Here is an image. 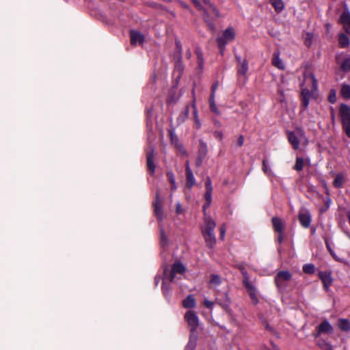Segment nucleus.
Returning a JSON list of instances; mask_svg holds the SVG:
<instances>
[{
	"instance_id": "nucleus-1",
	"label": "nucleus",
	"mask_w": 350,
	"mask_h": 350,
	"mask_svg": "<svg viewBox=\"0 0 350 350\" xmlns=\"http://www.w3.org/2000/svg\"><path fill=\"white\" fill-rule=\"evenodd\" d=\"M196 8L203 12L204 21L207 23L209 29L215 31V26L213 23V18L219 17V13L217 9L211 3L210 0H202L205 5L204 8L199 0H191Z\"/></svg>"
},
{
	"instance_id": "nucleus-2",
	"label": "nucleus",
	"mask_w": 350,
	"mask_h": 350,
	"mask_svg": "<svg viewBox=\"0 0 350 350\" xmlns=\"http://www.w3.org/2000/svg\"><path fill=\"white\" fill-rule=\"evenodd\" d=\"M185 271V267L180 262H176L173 265L170 271H168L167 269L164 270L163 279V291L164 293L168 290V287L165 285V281L167 280L169 282H172L176 273H183Z\"/></svg>"
},
{
	"instance_id": "nucleus-3",
	"label": "nucleus",
	"mask_w": 350,
	"mask_h": 350,
	"mask_svg": "<svg viewBox=\"0 0 350 350\" xmlns=\"http://www.w3.org/2000/svg\"><path fill=\"white\" fill-rule=\"evenodd\" d=\"M287 134L288 142L294 149H298L300 144L304 145L308 144V139L304 133L300 129L297 130L296 132L289 131Z\"/></svg>"
},
{
	"instance_id": "nucleus-4",
	"label": "nucleus",
	"mask_w": 350,
	"mask_h": 350,
	"mask_svg": "<svg viewBox=\"0 0 350 350\" xmlns=\"http://www.w3.org/2000/svg\"><path fill=\"white\" fill-rule=\"evenodd\" d=\"M235 38V32L232 27L227 28L223 33L222 36L218 37L217 39L218 46L220 49V53H224L226 44L232 41Z\"/></svg>"
},
{
	"instance_id": "nucleus-5",
	"label": "nucleus",
	"mask_w": 350,
	"mask_h": 350,
	"mask_svg": "<svg viewBox=\"0 0 350 350\" xmlns=\"http://www.w3.org/2000/svg\"><path fill=\"white\" fill-rule=\"evenodd\" d=\"M292 275L288 271H279L275 278V283L279 289H283L286 287L288 282L291 280Z\"/></svg>"
},
{
	"instance_id": "nucleus-6",
	"label": "nucleus",
	"mask_w": 350,
	"mask_h": 350,
	"mask_svg": "<svg viewBox=\"0 0 350 350\" xmlns=\"http://www.w3.org/2000/svg\"><path fill=\"white\" fill-rule=\"evenodd\" d=\"M298 217L299 222L303 227L307 228L310 226L312 217L310 212L307 209H301L299 213Z\"/></svg>"
},
{
	"instance_id": "nucleus-7",
	"label": "nucleus",
	"mask_w": 350,
	"mask_h": 350,
	"mask_svg": "<svg viewBox=\"0 0 350 350\" xmlns=\"http://www.w3.org/2000/svg\"><path fill=\"white\" fill-rule=\"evenodd\" d=\"M204 226L202 229V232H214L216 226L215 221L207 213L204 216Z\"/></svg>"
},
{
	"instance_id": "nucleus-8",
	"label": "nucleus",
	"mask_w": 350,
	"mask_h": 350,
	"mask_svg": "<svg viewBox=\"0 0 350 350\" xmlns=\"http://www.w3.org/2000/svg\"><path fill=\"white\" fill-rule=\"evenodd\" d=\"M185 319L192 329H195L199 324V319L196 314L191 310L186 312Z\"/></svg>"
},
{
	"instance_id": "nucleus-9",
	"label": "nucleus",
	"mask_w": 350,
	"mask_h": 350,
	"mask_svg": "<svg viewBox=\"0 0 350 350\" xmlns=\"http://www.w3.org/2000/svg\"><path fill=\"white\" fill-rule=\"evenodd\" d=\"M339 111L343 126L350 124V107L347 105L342 104Z\"/></svg>"
},
{
	"instance_id": "nucleus-10",
	"label": "nucleus",
	"mask_w": 350,
	"mask_h": 350,
	"mask_svg": "<svg viewBox=\"0 0 350 350\" xmlns=\"http://www.w3.org/2000/svg\"><path fill=\"white\" fill-rule=\"evenodd\" d=\"M336 61L340 64L342 70L349 72L350 70V57L348 55H338L336 56Z\"/></svg>"
},
{
	"instance_id": "nucleus-11",
	"label": "nucleus",
	"mask_w": 350,
	"mask_h": 350,
	"mask_svg": "<svg viewBox=\"0 0 350 350\" xmlns=\"http://www.w3.org/2000/svg\"><path fill=\"white\" fill-rule=\"evenodd\" d=\"M217 86H218L217 82L215 83L213 85L212 88H211V94L210 96L209 102H210V108H211V111L216 114H219V111L217 109L215 102V92H216Z\"/></svg>"
},
{
	"instance_id": "nucleus-12",
	"label": "nucleus",
	"mask_w": 350,
	"mask_h": 350,
	"mask_svg": "<svg viewBox=\"0 0 350 350\" xmlns=\"http://www.w3.org/2000/svg\"><path fill=\"white\" fill-rule=\"evenodd\" d=\"M206 245L210 249H213L216 244V237L214 232H202Z\"/></svg>"
},
{
	"instance_id": "nucleus-13",
	"label": "nucleus",
	"mask_w": 350,
	"mask_h": 350,
	"mask_svg": "<svg viewBox=\"0 0 350 350\" xmlns=\"http://www.w3.org/2000/svg\"><path fill=\"white\" fill-rule=\"evenodd\" d=\"M130 36L131 44H141L144 41V36L139 31L131 30L130 31Z\"/></svg>"
},
{
	"instance_id": "nucleus-14",
	"label": "nucleus",
	"mask_w": 350,
	"mask_h": 350,
	"mask_svg": "<svg viewBox=\"0 0 350 350\" xmlns=\"http://www.w3.org/2000/svg\"><path fill=\"white\" fill-rule=\"evenodd\" d=\"M216 303L219 305L222 308L228 310L230 304V299L227 293H224L221 297H217L215 299Z\"/></svg>"
},
{
	"instance_id": "nucleus-15",
	"label": "nucleus",
	"mask_w": 350,
	"mask_h": 350,
	"mask_svg": "<svg viewBox=\"0 0 350 350\" xmlns=\"http://www.w3.org/2000/svg\"><path fill=\"white\" fill-rule=\"evenodd\" d=\"M310 165V160L309 159L297 157L293 169L297 172H300L303 170L304 165Z\"/></svg>"
},
{
	"instance_id": "nucleus-16",
	"label": "nucleus",
	"mask_w": 350,
	"mask_h": 350,
	"mask_svg": "<svg viewBox=\"0 0 350 350\" xmlns=\"http://www.w3.org/2000/svg\"><path fill=\"white\" fill-rule=\"evenodd\" d=\"M319 276L321 279L325 288H328L332 283L331 273L325 271H319Z\"/></svg>"
},
{
	"instance_id": "nucleus-17",
	"label": "nucleus",
	"mask_w": 350,
	"mask_h": 350,
	"mask_svg": "<svg viewBox=\"0 0 350 350\" xmlns=\"http://www.w3.org/2000/svg\"><path fill=\"white\" fill-rule=\"evenodd\" d=\"M340 22L342 24L345 31L350 33V12H345L340 16Z\"/></svg>"
},
{
	"instance_id": "nucleus-18",
	"label": "nucleus",
	"mask_w": 350,
	"mask_h": 350,
	"mask_svg": "<svg viewBox=\"0 0 350 350\" xmlns=\"http://www.w3.org/2000/svg\"><path fill=\"white\" fill-rule=\"evenodd\" d=\"M154 212L157 217L159 219L162 218L163 216V211H162V205L161 201L159 199V192L157 193L156 195V200L154 203Z\"/></svg>"
},
{
	"instance_id": "nucleus-19",
	"label": "nucleus",
	"mask_w": 350,
	"mask_h": 350,
	"mask_svg": "<svg viewBox=\"0 0 350 350\" xmlns=\"http://www.w3.org/2000/svg\"><path fill=\"white\" fill-rule=\"evenodd\" d=\"M154 157V149L153 148H150L149 152L147 153V164L149 171L152 173H154L155 171V166L153 163Z\"/></svg>"
},
{
	"instance_id": "nucleus-20",
	"label": "nucleus",
	"mask_w": 350,
	"mask_h": 350,
	"mask_svg": "<svg viewBox=\"0 0 350 350\" xmlns=\"http://www.w3.org/2000/svg\"><path fill=\"white\" fill-rule=\"evenodd\" d=\"M241 271L243 275V282L245 287L247 289V291L252 290L254 288H255V286L250 281L249 275H248L247 271L243 267L241 268Z\"/></svg>"
},
{
	"instance_id": "nucleus-21",
	"label": "nucleus",
	"mask_w": 350,
	"mask_h": 350,
	"mask_svg": "<svg viewBox=\"0 0 350 350\" xmlns=\"http://www.w3.org/2000/svg\"><path fill=\"white\" fill-rule=\"evenodd\" d=\"M310 98H311V93L310 92V91L306 88H302L301 99H302L303 105L305 109L308 107Z\"/></svg>"
},
{
	"instance_id": "nucleus-22",
	"label": "nucleus",
	"mask_w": 350,
	"mask_h": 350,
	"mask_svg": "<svg viewBox=\"0 0 350 350\" xmlns=\"http://www.w3.org/2000/svg\"><path fill=\"white\" fill-rule=\"evenodd\" d=\"M272 224L275 231L278 233H282L284 228V222L278 217L272 218Z\"/></svg>"
},
{
	"instance_id": "nucleus-23",
	"label": "nucleus",
	"mask_w": 350,
	"mask_h": 350,
	"mask_svg": "<svg viewBox=\"0 0 350 350\" xmlns=\"http://www.w3.org/2000/svg\"><path fill=\"white\" fill-rule=\"evenodd\" d=\"M319 333H331L332 332V326L327 321H323L319 326Z\"/></svg>"
},
{
	"instance_id": "nucleus-24",
	"label": "nucleus",
	"mask_w": 350,
	"mask_h": 350,
	"mask_svg": "<svg viewBox=\"0 0 350 350\" xmlns=\"http://www.w3.org/2000/svg\"><path fill=\"white\" fill-rule=\"evenodd\" d=\"M272 63L275 67L280 70H284L285 68L282 60L280 59L279 54L278 53H275L273 55Z\"/></svg>"
},
{
	"instance_id": "nucleus-25",
	"label": "nucleus",
	"mask_w": 350,
	"mask_h": 350,
	"mask_svg": "<svg viewBox=\"0 0 350 350\" xmlns=\"http://www.w3.org/2000/svg\"><path fill=\"white\" fill-rule=\"evenodd\" d=\"M183 306L186 308H193L196 306L195 299L192 295H188L183 301Z\"/></svg>"
},
{
	"instance_id": "nucleus-26",
	"label": "nucleus",
	"mask_w": 350,
	"mask_h": 350,
	"mask_svg": "<svg viewBox=\"0 0 350 350\" xmlns=\"http://www.w3.org/2000/svg\"><path fill=\"white\" fill-rule=\"evenodd\" d=\"M338 326L342 331L348 332L350 330V323L347 319H340L338 322Z\"/></svg>"
},
{
	"instance_id": "nucleus-27",
	"label": "nucleus",
	"mask_w": 350,
	"mask_h": 350,
	"mask_svg": "<svg viewBox=\"0 0 350 350\" xmlns=\"http://www.w3.org/2000/svg\"><path fill=\"white\" fill-rule=\"evenodd\" d=\"M340 94L344 98H350V85L342 84Z\"/></svg>"
},
{
	"instance_id": "nucleus-28",
	"label": "nucleus",
	"mask_w": 350,
	"mask_h": 350,
	"mask_svg": "<svg viewBox=\"0 0 350 350\" xmlns=\"http://www.w3.org/2000/svg\"><path fill=\"white\" fill-rule=\"evenodd\" d=\"M270 1L276 12H281L284 8L282 0H270Z\"/></svg>"
},
{
	"instance_id": "nucleus-29",
	"label": "nucleus",
	"mask_w": 350,
	"mask_h": 350,
	"mask_svg": "<svg viewBox=\"0 0 350 350\" xmlns=\"http://www.w3.org/2000/svg\"><path fill=\"white\" fill-rule=\"evenodd\" d=\"M187 176V185L191 187L193 185H194L196 183L195 178L193 176V172L191 170L187 169V173H186Z\"/></svg>"
},
{
	"instance_id": "nucleus-30",
	"label": "nucleus",
	"mask_w": 350,
	"mask_h": 350,
	"mask_svg": "<svg viewBox=\"0 0 350 350\" xmlns=\"http://www.w3.org/2000/svg\"><path fill=\"white\" fill-rule=\"evenodd\" d=\"M248 70L247 62L244 60L240 63L239 68L238 69V72L242 75H245Z\"/></svg>"
},
{
	"instance_id": "nucleus-31",
	"label": "nucleus",
	"mask_w": 350,
	"mask_h": 350,
	"mask_svg": "<svg viewBox=\"0 0 350 350\" xmlns=\"http://www.w3.org/2000/svg\"><path fill=\"white\" fill-rule=\"evenodd\" d=\"M338 42L342 47L347 46L349 43L348 37L345 34H340L339 36Z\"/></svg>"
},
{
	"instance_id": "nucleus-32",
	"label": "nucleus",
	"mask_w": 350,
	"mask_h": 350,
	"mask_svg": "<svg viewBox=\"0 0 350 350\" xmlns=\"http://www.w3.org/2000/svg\"><path fill=\"white\" fill-rule=\"evenodd\" d=\"M210 283L214 288L217 287L221 284L220 278L217 275H212Z\"/></svg>"
},
{
	"instance_id": "nucleus-33",
	"label": "nucleus",
	"mask_w": 350,
	"mask_h": 350,
	"mask_svg": "<svg viewBox=\"0 0 350 350\" xmlns=\"http://www.w3.org/2000/svg\"><path fill=\"white\" fill-rule=\"evenodd\" d=\"M303 271L306 273L312 274L315 271L314 265L313 264H310V263L304 265L303 267Z\"/></svg>"
},
{
	"instance_id": "nucleus-34",
	"label": "nucleus",
	"mask_w": 350,
	"mask_h": 350,
	"mask_svg": "<svg viewBox=\"0 0 350 350\" xmlns=\"http://www.w3.org/2000/svg\"><path fill=\"white\" fill-rule=\"evenodd\" d=\"M167 178L171 184L172 190L175 191L176 189V186L175 184V178H174V174L172 172H169V173H167Z\"/></svg>"
},
{
	"instance_id": "nucleus-35",
	"label": "nucleus",
	"mask_w": 350,
	"mask_h": 350,
	"mask_svg": "<svg viewBox=\"0 0 350 350\" xmlns=\"http://www.w3.org/2000/svg\"><path fill=\"white\" fill-rule=\"evenodd\" d=\"M196 345V339L195 338H191L186 346L185 350H194Z\"/></svg>"
},
{
	"instance_id": "nucleus-36",
	"label": "nucleus",
	"mask_w": 350,
	"mask_h": 350,
	"mask_svg": "<svg viewBox=\"0 0 350 350\" xmlns=\"http://www.w3.org/2000/svg\"><path fill=\"white\" fill-rule=\"evenodd\" d=\"M308 79H310V81L312 83V90L317 91L318 85H317V81L315 77L314 76V75H312V74L308 76Z\"/></svg>"
},
{
	"instance_id": "nucleus-37",
	"label": "nucleus",
	"mask_w": 350,
	"mask_h": 350,
	"mask_svg": "<svg viewBox=\"0 0 350 350\" xmlns=\"http://www.w3.org/2000/svg\"><path fill=\"white\" fill-rule=\"evenodd\" d=\"M329 100L332 103H334L336 101V92L335 90H331L329 91Z\"/></svg>"
},
{
	"instance_id": "nucleus-38",
	"label": "nucleus",
	"mask_w": 350,
	"mask_h": 350,
	"mask_svg": "<svg viewBox=\"0 0 350 350\" xmlns=\"http://www.w3.org/2000/svg\"><path fill=\"white\" fill-rule=\"evenodd\" d=\"M252 299L253 300V301L256 304L258 302V299H257V297H256V288H254L252 290H249L247 291Z\"/></svg>"
},
{
	"instance_id": "nucleus-39",
	"label": "nucleus",
	"mask_w": 350,
	"mask_h": 350,
	"mask_svg": "<svg viewBox=\"0 0 350 350\" xmlns=\"http://www.w3.org/2000/svg\"><path fill=\"white\" fill-rule=\"evenodd\" d=\"M342 182H343V179H342V176L338 175L334 179V185L336 187H340L342 185Z\"/></svg>"
},
{
	"instance_id": "nucleus-40",
	"label": "nucleus",
	"mask_w": 350,
	"mask_h": 350,
	"mask_svg": "<svg viewBox=\"0 0 350 350\" xmlns=\"http://www.w3.org/2000/svg\"><path fill=\"white\" fill-rule=\"evenodd\" d=\"M319 346L324 350H333L332 346L329 342L323 341L322 343L319 344Z\"/></svg>"
},
{
	"instance_id": "nucleus-41",
	"label": "nucleus",
	"mask_w": 350,
	"mask_h": 350,
	"mask_svg": "<svg viewBox=\"0 0 350 350\" xmlns=\"http://www.w3.org/2000/svg\"><path fill=\"white\" fill-rule=\"evenodd\" d=\"M205 187L206 191H213V187L211 185V180L209 177L206 178Z\"/></svg>"
},
{
	"instance_id": "nucleus-42",
	"label": "nucleus",
	"mask_w": 350,
	"mask_h": 350,
	"mask_svg": "<svg viewBox=\"0 0 350 350\" xmlns=\"http://www.w3.org/2000/svg\"><path fill=\"white\" fill-rule=\"evenodd\" d=\"M161 243L163 246L167 245V239L164 232L162 231L161 233Z\"/></svg>"
},
{
	"instance_id": "nucleus-43",
	"label": "nucleus",
	"mask_w": 350,
	"mask_h": 350,
	"mask_svg": "<svg viewBox=\"0 0 350 350\" xmlns=\"http://www.w3.org/2000/svg\"><path fill=\"white\" fill-rule=\"evenodd\" d=\"M226 230V228L225 225L224 224L221 226V227L220 228V239L221 240H224L225 238Z\"/></svg>"
},
{
	"instance_id": "nucleus-44",
	"label": "nucleus",
	"mask_w": 350,
	"mask_h": 350,
	"mask_svg": "<svg viewBox=\"0 0 350 350\" xmlns=\"http://www.w3.org/2000/svg\"><path fill=\"white\" fill-rule=\"evenodd\" d=\"M213 304H214V303L213 301H211L208 300L207 299H205L204 301V305L207 308L212 309Z\"/></svg>"
},
{
	"instance_id": "nucleus-45",
	"label": "nucleus",
	"mask_w": 350,
	"mask_h": 350,
	"mask_svg": "<svg viewBox=\"0 0 350 350\" xmlns=\"http://www.w3.org/2000/svg\"><path fill=\"white\" fill-rule=\"evenodd\" d=\"M189 109L186 108L185 110L183 112V113L180 115L179 118H182V121H184L186 118H187L189 116Z\"/></svg>"
},
{
	"instance_id": "nucleus-46",
	"label": "nucleus",
	"mask_w": 350,
	"mask_h": 350,
	"mask_svg": "<svg viewBox=\"0 0 350 350\" xmlns=\"http://www.w3.org/2000/svg\"><path fill=\"white\" fill-rule=\"evenodd\" d=\"M211 195H212V191H206V193L204 195L205 200L208 201V202H212Z\"/></svg>"
},
{
	"instance_id": "nucleus-47",
	"label": "nucleus",
	"mask_w": 350,
	"mask_h": 350,
	"mask_svg": "<svg viewBox=\"0 0 350 350\" xmlns=\"http://www.w3.org/2000/svg\"><path fill=\"white\" fill-rule=\"evenodd\" d=\"M244 142V137L243 135H240L237 141V144L239 147H241L243 146Z\"/></svg>"
},
{
	"instance_id": "nucleus-48",
	"label": "nucleus",
	"mask_w": 350,
	"mask_h": 350,
	"mask_svg": "<svg viewBox=\"0 0 350 350\" xmlns=\"http://www.w3.org/2000/svg\"><path fill=\"white\" fill-rule=\"evenodd\" d=\"M171 135V141L173 144H178V138L177 137L173 134V133H171L170 134Z\"/></svg>"
},
{
	"instance_id": "nucleus-49",
	"label": "nucleus",
	"mask_w": 350,
	"mask_h": 350,
	"mask_svg": "<svg viewBox=\"0 0 350 350\" xmlns=\"http://www.w3.org/2000/svg\"><path fill=\"white\" fill-rule=\"evenodd\" d=\"M262 170L265 173H268L269 171V167L267 166V163H266L265 161H263V162H262Z\"/></svg>"
},
{
	"instance_id": "nucleus-50",
	"label": "nucleus",
	"mask_w": 350,
	"mask_h": 350,
	"mask_svg": "<svg viewBox=\"0 0 350 350\" xmlns=\"http://www.w3.org/2000/svg\"><path fill=\"white\" fill-rule=\"evenodd\" d=\"M346 134L350 137V124L343 126Z\"/></svg>"
},
{
	"instance_id": "nucleus-51",
	"label": "nucleus",
	"mask_w": 350,
	"mask_h": 350,
	"mask_svg": "<svg viewBox=\"0 0 350 350\" xmlns=\"http://www.w3.org/2000/svg\"><path fill=\"white\" fill-rule=\"evenodd\" d=\"M211 202H208V201H206L205 202V204H204L203 206V212H204V213H206V209L211 205Z\"/></svg>"
},
{
	"instance_id": "nucleus-52",
	"label": "nucleus",
	"mask_w": 350,
	"mask_h": 350,
	"mask_svg": "<svg viewBox=\"0 0 350 350\" xmlns=\"http://www.w3.org/2000/svg\"><path fill=\"white\" fill-rule=\"evenodd\" d=\"M326 245H327V247L328 249V250L329 251V252L331 253L332 256L334 258H336V256H335V254L334 253V252L332 251V249H331L328 243H326Z\"/></svg>"
},
{
	"instance_id": "nucleus-53",
	"label": "nucleus",
	"mask_w": 350,
	"mask_h": 350,
	"mask_svg": "<svg viewBox=\"0 0 350 350\" xmlns=\"http://www.w3.org/2000/svg\"><path fill=\"white\" fill-rule=\"evenodd\" d=\"M283 234L282 233H279V235L278 237V241L281 243L283 241Z\"/></svg>"
},
{
	"instance_id": "nucleus-54",
	"label": "nucleus",
	"mask_w": 350,
	"mask_h": 350,
	"mask_svg": "<svg viewBox=\"0 0 350 350\" xmlns=\"http://www.w3.org/2000/svg\"><path fill=\"white\" fill-rule=\"evenodd\" d=\"M195 123L196 124V126L198 129H199L201 126V124L198 120V118H195Z\"/></svg>"
},
{
	"instance_id": "nucleus-55",
	"label": "nucleus",
	"mask_w": 350,
	"mask_h": 350,
	"mask_svg": "<svg viewBox=\"0 0 350 350\" xmlns=\"http://www.w3.org/2000/svg\"><path fill=\"white\" fill-rule=\"evenodd\" d=\"M179 3H180V5H181L183 8H184L185 9H189L188 5H187L185 3H184L183 1H180H180H179Z\"/></svg>"
},
{
	"instance_id": "nucleus-56",
	"label": "nucleus",
	"mask_w": 350,
	"mask_h": 350,
	"mask_svg": "<svg viewBox=\"0 0 350 350\" xmlns=\"http://www.w3.org/2000/svg\"><path fill=\"white\" fill-rule=\"evenodd\" d=\"M193 107L194 109V111H193L194 118H198V111H197L196 105L194 104L193 105Z\"/></svg>"
},
{
	"instance_id": "nucleus-57",
	"label": "nucleus",
	"mask_w": 350,
	"mask_h": 350,
	"mask_svg": "<svg viewBox=\"0 0 350 350\" xmlns=\"http://www.w3.org/2000/svg\"><path fill=\"white\" fill-rule=\"evenodd\" d=\"M181 211L180 204L178 203L176 204V211L177 213H180Z\"/></svg>"
},
{
	"instance_id": "nucleus-58",
	"label": "nucleus",
	"mask_w": 350,
	"mask_h": 350,
	"mask_svg": "<svg viewBox=\"0 0 350 350\" xmlns=\"http://www.w3.org/2000/svg\"><path fill=\"white\" fill-rule=\"evenodd\" d=\"M187 169L191 170L188 162L186 163V166H185L186 173H187Z\"/></svg>"
},
{
	"instance_id": "nucleus-59",
	"label": "nucleus",
	"mask_w": 350,
	"mask_h": 350,
	"mask_svg": "<svg viewBox=\"0 0 350 350\" xmlns=\"http://www.w3.org/2000/svg\"><path fill=\"white\" fill-rule=\"evenodd\" d=\"M198 57L200 59V62L199 63L201 64H202V59L201 58V55H201V53H198Z\"/></svg>"
},
{
	"instance_id": "nucleus-60",
	"label": "nucleus",
	"mask_w": 350,
	"mask_h": 350,
	"mask_svg": "<svg viewBox=\"0 0 350 350\" xmlns=\"http://www.w3.org/2000/svg\"><path fill=\"white\" fill-rule=\"evenodd\" d=\"M201 163H202V160H201V159H199V160L197 161L196 165H197L198 166H200V165H201Z\"/></svg>"
},
{
	"instance_id": "nucleus-61",
	"label": "nucleus",
	"mask_w": 350,
	"mask_h": 350,
	"mask_svg": "<svg viewBox=\"0 0 350 350\" xmlns=\"http://www.w3.org/2000/svg\"><path fill=\"white\" fill-rule=\"evenodd\" d=\"M321 334V333H319V331H318V332L314 335V336H315L316 338H317V337H319V335H320Z\"/></svg>"
},
{
	"instance_id": "nucleus-62",
	"label": "nucleus",
	"mask_w": 350,
	"mask_h": 350,
	"mask_svg": "<svg viewBox=\"0 0 350 350\" xmlns=\"http://www.w3.org/2000/svg\"><path fill=\"white\" fill-rule=\"evenodd\" d=\"M274 350H279L278 348H275Z\"/></svg>"
}]
</instances>
